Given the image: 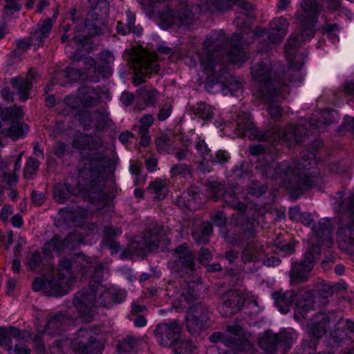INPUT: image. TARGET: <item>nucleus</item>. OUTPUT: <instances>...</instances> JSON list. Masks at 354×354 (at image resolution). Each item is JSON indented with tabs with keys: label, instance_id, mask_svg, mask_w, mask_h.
Here are the masks:
<instances>
[{
	"label": "nucleus",
	"instance_id": "nucleus-1",
	"mask_svg": "<svg viewBox=\"0 0 354 354\" xmlns=\"http://www.w3.org/2000/svg\"><path fill=\"white\" fill-rule=\"evenodd\" d=\"M243 36L235 32L231 39L223 31L212 32L203 43V52L198 55L201 67L209 74V86L216 87L224 95H236L241 90V84L227 71L225 61L241 66L246 55L241 41Z\"/></svg>",
	"mask_w": 354,
	"mask_h": 354
},
{
	"label": "nucleus",
	"instance_id": "nucleus-2",
	"mask_svg": "<svg viewBox=\"0 0 354 354\" xmlns=\"http://www.w3.org/2000/svg\"><path fill=\"white\" fill-rule=\"evenodd\" d=\"M301 7L304 14L299 17V33L295 37H291L286 46V55L289 62L290 68L287 71V75L290 76L289 81H282V84L298 82L302 80L299 69L303 62H297V55L295 53V47L299 45L302 41L310 39L315 35V25L317 20V15L321 11L322 5L319 0H302Z\"/></svg>",
	"mask_w": 354,
	"mask_h": 354
},
{
	"label": "nucleus",
	"instance_id": "nucleus-3",
	"mask_svg": "<svg viewBox=\"0 0 354 354\" xmlns=\"http://www.w3.org/2000/svg\"><path fill=\"white\" fill-rule=\"evenodd\" d=\"M234 119L237 126L238 136L248 137L250 140L257 139L269 142L282 140L291 145L293 142H304L307 136L308 130L303 123H297L295 126H288L282 129L273 127L268 130L260 131L250 121L248 113H238Z\"/></svg>",
	"mask_w": 354,
	"mask_h": 354
},
{
	"label": "nucleus",
	"instance_id": "nucleus-4",
	"mask_svg": "<svg viewBox=\"0 0 354 354\" xmlns=\"http://www.w3.org/2000/svg\"><path fill=\"white\" fill-rule=\"evenodd\" d=\"M91 268L93 274L91 277L88 288L78 292L73 301L81 317L87 322H91L95 315L94 307H107L111 303V293L101 283L104 266L93 260Z\"/></svg>",
	"mask_w": 354,
	"mask_h": 354
},
{
	"label": "nucleus",
	"instance_id": "nucleus-5",
	"mask_svg": "<svg viewBox=\"0 0 354 354\" xmlns=\"http://www.w3.org/2000/svg\"><path fill=\"white\" fill-rule=\"evenodd\" d=\"M202 9L203 2L193 3L188 0H178L176 8H167L162 12L160 17V26L167 29L173 25L189 26L198 19Z\"/></svg>",
	"mask_w": 354,
	"mask_h": 354
},
{
	"label": "nucleus",
	"instance_id": "nucleus-6",
	"mask_svg": "<svg viewBox=\"0 0 354 354\" xmlns=\"http://www.w3.org/2000/svg\"><path fill=\"white\" fill-rule=\"evenodd\" d=\"M250 73L259 95L267 100H272L279 86L270 62L263 59L253 62Z\"/></svg>",
	"mask_w": 354,
	"mask_h": 354
},
{
	"label": "nucleus",
	"instance_id": "nucleus-7",
	"mask_svg": "<svg viewBox=\"0 0 354 354\" xmlns=\"http://www.w3.org/2000/svg\"><path fill=\"white\" fill-rule=\"evenodd\" d=\"M339 212L344 214L337 231L338 241L345 247L354 244V193H349L343 201H338Z\"/></svg>",
	"mask_w": 354,
	"mask_h": 354
},
{
	"label": "nucleus",
	"instance_id": "nucleus-8",
	"mask_svg": "<svg viewBox=\"0 0 354 354\" xmlns=\"http://www.w3.org/2000/svg\"><path fill=\"white\" fill-rule=\"evenodd\" d=\"M53 344L58 348L71 345L77 354H94L99 346L93 332L84 328L78 330L70 339L59 338Z\"/></svg>",
	"mask_w": 354,
	"mask_h": 354
},
{
	"label": "nucleus",
	"instance_id": "nucleus-9",
	"mask_svg": "<svg viewBox=\"0 0 354 354\" xmlns=\"http://www.w3.org/2000/svg\"><path fill=\"white\" fill-rule=\"evenodd\" d=\"M320 248L317 245L310 246L300 262L292 263L289 272L290 281L292 285L305 283L310 278V273L314 268L315 258L319 256Z\"/></svg>",
	"mask_w": 354,
	"mask_h": 354
},
{
	"label": "nucleus",
	"instance_id": "nucleus-10",
	"mask_svg": "<svg viewBox=\"0 0 354 354\" xmlns=\"http://www.w3.org/2000/svg\"><path fill=\"white\" fill-rule=\"evenodd\" d=\"M261 173L272 180H279L286 188L295 189V184L301 180L300 176H294L291 178L290 170L292 165L289 161L282 162H268L263 165H258Z\"/></svg>",
	"mask_w": 354,
	"mask_h": 354
},
{
	"label": "nucleus",
	"instance_id": "nucleus-11",
	"mask_svg": "<svg viewBox=\"0 0 354 354\" xmlns=\"http://www.w3.org/2000/svg\"><path fill=\"white\" fill-rule=\"evenodd\" d=\"M109 158L102 152H95L88 155L84 160L83 166L80 169V175L82 178L96 180L97 183H102L96 188H93L94 192L101 191L104 182L100 177V174L104 170L109 163Z\"/></svg>",
	"mask_w": 354,
	"mask_h": 354
},
{
	"label": "nucleus",
	"instance_id": "nucleus-12",
	"mask_svg": "<svg viewBox=\"0 0 354 354\" xmlns=\"http://www.w3.org/2000/svg\"><path fill=\"white\" fill-rule=\"evenodd\" d=\"M156 55L142 50L135 55L133 60L134 77L133 83L138 86L145 82L144 78L151 73H157L160 66L156 63Z\"/></svg>",
	"mask_w": 354,
	"mask_h": 354
},
{
	"label": "nucleus",
	"instance_id": "nucleus-13",
	"mask_svg": "<svg viewBox=\"0 0 354 354\" xmlns=\"http://www.w3.org/2000/svg\"><path fill=\"white\" fill-rule=\"evenodd\" d=\"M290 162L292 165L290 170L292 180H293L294 176L301 177L299 182L295 184V189H300L303 187H310L315 183L317 177L313 175L315 174V172L310 171L313 166L316 165V161L313 153L303 157L299 160H293Z\"/></svg>",
	"mask_w": 354,
	"mask_h": 354
},
{
	"label": "nucleus",
	"instance_id": "nucleus-14",
	"mask_svg": "<svg viewBox=\"0 0 354 354\" xmlns=\"http://www.w3.org/2000/svg\"><path fill=\"white\" fill-rule=\"evenodd\" d=\"M172 254L175 259L169 261V266L180 277L192 274L195 271V257L187 243L178 245L172 250Z\"/></svg>",
	"mask_w": 354,
	"mask_h": 354
},
{
	"label": "nucleus",
	"instance_id": "nucleus-15",
	"mask_svg": "<svg viewBox=\"0 0 354 354\" xmlns=\"http://www.w3.org/2000/svg\"><path fill=\"white\" fill-rule=\"evenodd\" d=\"M342 320V317H337L334 313L329 315L318 313L315 315L307 325L308 334L311 338L308 346L314 348L316 344V340L320 339L326 333L330 324L332 322L337 325Z\"/></svg>",
	"mask_w": 354,
	"mask_h": 354
},
{
	"label": "nucleus",
	"instance_id": "nucleus-16",
	"mask_svg": "<svg viewBox=\"0 0 354 354\" xmlns=\"http://www.w3.org/2000/svg\"><path fill=\"white\" fill-rule=\"evenodd\" d=\"M181 331L182 327L179 321L174 319L158 324L153 333L160 346L171 348L180 337Z\"/></svg>",
	"mask_w": 354,
	"mask_h": 354
},
{
	"label": "nucleus",
	"instance_id": "nucleus-17",
	"mask_svg": "<svg viewBox=\"0 0 354 354\" xmlns=\"http://www.w3.org/2000/svg\"><path fill=\"white\" fill-rule=\"evenodd\" d=\"M207 185L211 196L214 201L223 198L227 205L235 209L244 212L247 209V205L236 198L234 188L231 185L226 187L224 184L214 181L209 182Z\"/></svg>",
	"mask_w": 354,
	"mask_h": 354
},
{
	"label": "nucleus",
	"instance_id": "nucleus-18",
	"mask_svg": "<svg viewBox=\"0 0 354 354\" xmlns=\"http://www.w3.org/2000/svg\"><path fill=\"white\" fill-rule=\"evenodd\" d=\"M199 285L196 282L186 281L169 282L166 288L167 295L171 297L179 296L185 301L189 302L196 299L199 292Z\"/></svg>",
	"mask_w": 354,
	"mask_h": 354
},
{
	"label": "nucleus",
	"instance_id": "nucleus-19",
	"mask_svg": "<svg viewBox=\"0 0 354 354\" xmlns=\"http://www.w3.org/2000/svg\"><path fill=\"white\" fill-rule=\"evenodd\" d=\"M244 300L242 293L237 290H229L223 294L219 309L223 317H230L237 313L242 306Z\"/></svg>",
	"mask_w": 354,
	"mask_h": 354
},
{
	"label": "nucleus",
	"instance_id": "nucleus-20",
	"mask_svg": "<svg viewBox=\"0 0 354 354\" xmlns=\"http://www.w3.org/2000/svg\"><path fill=\"white\" fill-rule=\"evenodd\" d=\"M75 281L74 276L64 275V272H58L57 277L50 280V288L48 290L50 295L56 297L66 295L71 290Z\"/></svg>",
	"mask_w": 354,
	"mask_h": 354
},
{
	"label": "nucleus",
	"instance_id": "nucleus-21",
	"mask_svg": "<svg viewBox=\"0 0 354 354\" xmlns=\"http://www.w3.org/2000/svg\"><path fill=\"white\" fill-rule=\"evenodd\" d=\"M296 293L299 295V299L296 303V311L304 318H306V313L315 308V295L311 290L306 287L299 288Z\"/></svg>",
	"mask_w": 354,
	"mask_h": 354
},
{
	"label": "nucleus",
	"instance_id": "nucleus-22",
	"mask_svg": "<svg viewBox=\"0 0 354 354\" xmlns=\"http://www.w3.org/2000/svg\"><path fill=\"white\" fill-rule=\"evenodd\" d=\"M68 322L69 318L64 313L51 315L45 326L44 334L51 337L59 336Z\"/></svg>",
	"mask_w": 354,
	"mask_h": 354
},
{
	"label": "nucleus",
	"instance_id": "nucleus-23",
	"mask_svg": "<svg viewBox=\"0 0 354 354\" xmlns=\"http://www.w3.org/2000/svg\"><path fill=\"white\" fill-rule=\"evenodd\" d=\"M35 74L36 71L33 68H30L25 78L13 77L10 80V83L14 88L17 89L21 101L25 102L28 98L29 91L32 88V80Z\"/></svg>",
	"mask_w": 354,
	"mask_h": 354
},
{
	"label": "nucleus",
	"instance_id": "nucleus-24",
	"mask_svg": "<svg viewBox=\"0 0 354 354\" xmlns=\"http://www.w3.org/2000/svg\"><path fill=\"white\" fill-rule=\"evenodd\" d=\"M334 113L333 111L324 110L313 114L308 122L309 127L313 131V133L325 131L326 127L335 121Z\"/></svg>",
	"mask_w": 354,
	"mask_h": 354
},
{
	"label": "nucleus",
	"instance_id": "nucleus-25",
	"mask_svg": "<svg viewBox=\"0 0 354 354\" xmlns=\"http://www.w3.org/2000/svg\"><path fill=\"white\" fill-rule=\"evenodd\" d=\"M288 26L289 22L283 17L272 19L269 24L268 32L270 41L273 44L281 42L288 32Z\"/></svg>",
	"mask_w": 354,
	"mask_h": 354
},
{
	"label": "nucleus",
	"instance_id": "nucleus-26",
	"mask_svg": "<svg viewBox=\"0 0 354 354\" xmlns=\"http://www.w3.org/2000/svg\"><path fill=\"white\" fill-rule=\"evenodd\" d=\"M11 337L17 341L27 340L30 337V334L26 330L20 331L17 328L13 326L0 327V345L7 346V350L10 352L12 351Z\"/></svg>",
	"mask_w": 354,
	"mask_h": 354
},
{
	"label": "nucleus",
	"instance_id": "nucleus-27",
	"mask_svg": "<svg viewBox=\"0 0 354 354\" xmlns=\"http://www.w3.org/2000/svg\"><path fill=\"white\" fill-rule=\"evenodd\" d=\"M103 145V142L100 138H93L90 135L82 133H76L72 142L75 149L83 150H97Z\"/></svg>",
	"mask_w": 354,
	"mask_h": 354
},
{
	"label": "nucleus",
	"instance_id": "nucleus-28",
	"mask_svg": "<svg viewBox=\"0 0 354 354\" xmlns=\"http://www.w3.org/2000/svg\"><path fill=\"white\" fill-rule=\"evenodd\" d=\"M313 231L319 241L328 248L331 247L333 243V234L330 221L322 219L313 227Z\"/></svg>",
	"mask_w": 354,
	"mask_h": 354
},
{
	"label": "nucleus",
	"instance_id": "nucleus-29",
	"mask_svg": "<svg viewBox=\"0 0 354 354\" xmlns=\"http://www.w3.org/2000/svg\"><path fill=\"white\" fill-rule=\"evenodd\" d=\"M164 234V227L158 224L153 226L144 234L149 251L156 250L160 247L161 243L165 241Z\"/></svg>",
	"mask_w": 354,
	"mask_h": 354
},
{
	"label": "nucleus",
	"instance_id": "nucleus-30",
	"mask_svg": "<svg viewBox=\"0 0 354 354\" xmlns=\"http://www.w3.org/2000/svg\"><path fill=\"white\" fill-rule=\"evenodd\" d=\"M77 97L80 102L86 107H93L100 103V93L92 86H82L78 89Z\"/></svg>",
	"mask_w": 354,
	"mask_h": 354
},
{
	"label": "nucleus",
	"instance_id": "nucleus-31",
	"mask_svg": "<svg viewBox=\"0 0 354 354\" xmlns=\"http://www.w3.org/2000/svg\"><path fill=\"white\" fill-rule=\"evenodd\" d=\"M297 295L295 290L286 292L277 291L272 293V296L274 300L275 305L281 313H287L290 310L293 299Z\"/></svg>",
	"mask_w": 354,
	"mask_h": 354
},
{
	"label": "nucleus",
	"instance_id": "nucleus-32",
	"mask_svg": "<svg viewBox=\"0 0 354 354\" xmlns=\"http://www.w3.org/2000/svg\"><path fill=\"white\" fill-rule=\"evenodd\" d=\"M263 246L256 241H252L247 243L244 247L241 259L244 264L249 262H256L261 257Z\"/></svg>",
	"mask_w": 354,
	"mask_h": 354
},
{
	"label": "nucleus",
	"instance_id": "nucleus-33",
	"mask_svg": "<svg viewBox=\"0 0 354 354\" xmlns=\"http://www.w3.org/2000/svg\"><path fill=\"white\" fill-rule=\"evenodd\" d=\"M28 128L27 125H24L21 122L15 120L12 121L10 127L4 128L0 131L2 136L9 137L12 140H17L19 138H24Z\"/></svg>",
	"mask_w": 354,
	"mask_h": 354
},
{
	"label": "nucleus",
	"instance_id": "nucleus-34",
	"mask_svg": "<svg viewBox=\"0 0 354 354\" xmlns=\"http://www.w3.org/2000/svg\"><path fill=\"white\" fill-rule=\"evenodd\" d=\"M147 189L151 194H154V198L158 200L164 199L168 193L167 181L160 178L151 181Z\"/></svg>",
	"mask_w": 354,
	"mask_h": 354
},
{
	"label": "nucleus",
	"instance_id": "nucleus-35",
	"mask_svg": "<svg viewBox=\"0 0 354 354\" xmlns=\"http://www.w3.org/2000/svg\"><path fill=\"white\" fill-rule=\"evenodd\" d=\"M259 344L266 353H273L278 345L277 334L270 331L265 332L263 337L259 339Z\"/></svg>",
	"mask_w": 354,
	"mask_h": 354
},
{
	"label": "nucleus",
	"instance_id": "nucleus-36",
	"mask_svg": "<svg viewBox=\"0 0 354 354\" xmlns=\"http://www.w3.org/2000/svg\"><path fill=\"white\" fill-rule=\"evenodd\" d=\"M230 347L232 349L224 354H254L253 346L248 339H242L234 342Z\"/></svg>",
	"mask_w": 354,
	"mask_h": 354
},
{
	"label": "nucleus",
	"instance_id": "nucleus-37",
	"mask_svg": "<svg viewBox=\"0 0 354 354\" xmlns=\"http://www.w3.org/2000/svg\"><path fill=\"white\" fill-rule=\"evenodd\" d=\"M334 293L333 286L326 283H321L317 287V294L315 295L316 301H319V306H326L328 302V298Z\"/></svg>",
	"mask_w": 354,
	"mask_h": 354
},
{
	"label": "nucleus",
	"instance_id": "nucleus-38",
	"mask_svg": "<svg viewBox=\"0 0 354 354\" xmlns=\"http://www.w3.org/2000/svg\"><path fill=\"white\" fill-rule=\"evenodd\" d=\"M186 328L194 336H198L205 328L207 323L187 313L185 317Z\"/></svg>",
	"mask_w": 354,
	"mask_h": 354
},
{
	"label": "nucleus",
	"instance_id": "nucleus-39",
	"mask_svg": "<svg viewBox=\"0 0 354 354\" xmlns=\"http://www.w3.org/2000/svg\"><path fill=\"white\" fill-rule=\"evenodd\" d=\"M187 314L207 323L209 310L207 306L202 303H196L188 308Z\"/></svg>",
	"mask_w": 354,
	"mask_h": 354
},
{
	"label": "nucleus",
	"instance_id": "nucleus-40",
	"mask_svg": "<svg viewBox=\"0 0 354 354\" xmlns=\"http://www.w3.org/2000/svg\"><path fill=\"white\" fill-rule=\"evenodd\" d=\"M203 9L209 11L227 10L232 6L233 0H201Z\"/></svg>",
	"mask_w": 354,
	"mask_h": 354
},
{
	"label": "nucleus",
	"instance_id": "nucleus-41",
	"mask_svg": "<svg viewBox=\"0 0 354 354\" xmlns=\"http://www.w3.org/2000/svg\"><path fill=\"white\" fill-rule=\"evenodd\" d=\"M73 268L75 271H86L91 269L93 259L82 254H77L72 258Z\"/></svg>",
	"mask_w": 354,
	"mask_h": 354
},
{
	"label": "nucleus",
	"instance_id": "nucleus-42",
	"mask_svg": "<svg viewBox=\"0 0 354 354\" xmlns=\"http://www.w3.org/2000/svg\"><path fill=\"white\" fill-rule=\"evenodd\" d=\"M173 348L176 354H192L196 348V346L190 340H181L180 337L174 344Z\"/></svg>",
	"mask_w": 354,
	"mask_h": 354
},
{
	"label": "nucleus",
	"instance_id": "nucleus-43",
	"mask_svg": "<svg viewBox=\"0 0 354 354\" xmlns=\"http://www.w3.org/2000/svg\"><path fill=\"white\" fill-rule=\"evenodd\" d=\"M192 110L197 117L204 120H208L214 115V109L205 103H197L193 106Z\"/></svg>",
	"mask_w": 354,
	"mask_h": 354
},
{
	"label": "nucleus",
	"instance_id": "nucleus-44",
	"mask_svg": "<svg viewBox=\"0 0 354 354\" xmlns=\"http://www.w3.org/2000/svg\"><path fill=\"white\" fill-rule=\"evenodd\" d=\"M65 247H68L65 239H62L59 236H54L46 243L45 248L43 249V253L48 255L50 250L60 252Z\"/></svg>",
	"mask_w": 354,
	"mask_h": 354
},
{
	"label": "nucleus",
	"instance_id": "nucleus-45",
	"mask_svg": "<svg viewBox=\"0 0 354 354\" xmlns=\"http://www.w3.org/2000/svg\"><path fill=\"white\" fill-rule=\"evenodd\" d=\"M129 250L138 256H144L149 251L145 236L136 237L129 244Z\"/></svg>",
	"mask_w": 354,
	"mask_h": 354
},
{
	"label": "nucleus",
	"instance_id": "nucleus-46",
	"mask_svg": "<svg viewBox=\"0 0 354 354\" xmlns=\"http://www.w3.org/2000/svg\"><path fill=\"white\" fill-rule=\"evenodd\" d=\"M137 340L133 337L128 336L118 346V354H136Z\"/></svg>",
	"mask_w": 354,
	"mask_h": 354
},
{
	"label": "nucleus",
	"instance_id": "nucleus-47",
	"mask_svg": "<svg viewBox=\"0 0 354 354\" xmlns=\"http://www.w3.org/2000/svg\"><path fill=\"white\" fill-rule=\"evenodd\" d=\"M225 330L234 335V337L231 338L234 342H238L242 339H248L245 337V331L239 321L236 320L232 324L226 326Z\"/></svg>",
	"mask_w": 354,
	"mask_h": 354
},
{
	"label": "nucleus",
	"instance_id": "nucleus-48",
	"mask_svg": "<svg viewBox=\"0 0 354 354\" xmlns=\"http://www.w3.org/2000/svg\"><path fill=\"white\" fill-rule=\"evenodd\" d=\"M279 93V88H277V93H276L274 97H273V99L271 100H267L264 99L263 97H261L262 100L269 104V105L267 107V111L270 117L274 119H278L281 115L282 113V109L277 102Z\"/></svg>",
	"mask_w": 354,
	"mask_h": 354
},
{
	"label": "nucleus",
	"instance_id": "nucleus-49",
	"mask_svg": "<svg viewBox=\"0 0 354 354\" xmlns=\"http://www.w3.org/2000/svg\"><path fill=\"white\" fill-rule=\"evenodd\" d=\"M140 98L147 105L152 106L156 102L158 92L155 89L144 88L138 91Z\"/></svg>",
	"mask_w": 354,
	"mask_h": 354
},
{
	"label": "nucleus",
	"instance_id": "nucleus-50",
	"mask_svg": "<svg viewBox=\"0 0 354 354\" xmlns=\"http://www.w3.org/2000/svg\"><path fill=\"white\" fill-rule=\"evenodd\" d=\"M86 60L90 66H93L95 73H98L104 77H109L111 75V64H102V62L96 64L95 59L91 57L86 58Z\"/></svg>",
	"mask_w": 354,
	"mask_h": 354
},
{
	"label": "nucleus",
	"instance_id": "nucleus-51",
	"mask_svg": "<svg viewBox=\"0 0 354 354\" xmlns=\"http://www.w3.org/2000/svg\"><path fill=\"white\" fill-rule=\"evenodd\" d=\"M92 12L99 10L95 13L97 16H107L109 11V3L106 0H89Z\"/></svg>",
	"mask_w": 354,
	"mask_h": 354
},
{
	"label": "nucleus",
	"instance_id": "nucleus-52",
	"mask_svg": "<svg viewBox=\"0 0 354 354\" xmlns=\"http://www.w3.org/2000/svg\"><path fill=\"white\" fill-rule=\"evenodd\" d=\"M69 195V189L67 185L57 184L53 187V196L56 201L64 203Z\"/></svg>",
	"mask_w": 354,
	"mask_h": 354
},
{
	"label": "nucleus",
	"instance_id": "nucleus-53",
	"mask_svg": "<svg viewBox=\"0 0 354 354\" xmlns=\"http://www.w3.org/2000/svg\"><path fill=\"white\" fill-rule=\"evenodd\" d=\"M24 117V112L20 106L14 105L4 109L2 112L3 120L20 119Z\"/></svg>",
	"mask_w": 354,
	"mask_h": 354
},
{
	"label": "nucleus",
	"instance_id": "nucleus-54",
	"mask_svg": "<svg viewBox=\"0 0 354 354\" xmlns=\"http://www.w3.org/2000/svg\"><path fill=\"white\" fill-rule=\"evenodd\" d=\"M39 166V162L35 158H30L25 165L24 176L25 178L30 179L35 174Z\"/></svg>",
	"mask_w": 354,
	"mask_h": 354
},
{
	"label": "nucleus",
	"instance_id": "nucleus-55",
	"mask_svg": "<svg viewBox=\"0 0 354 354\" xmlns=\"http://www.w3.org/2000/svg\"><path fill=\"white\" fill-rule=\"evenodd\" d=\"M171 176H182L183 178L192 176L191 169L185 163L174 165L170 169Z\"/></svg>",
	"mask_w": 354,
	"mask_h": 354
},
{
	"label": "nucleus",
	"instance_id": "nucleus-56",
	"mask_svg": "<svg viewBox=\"0 0 354 354\" xmlns=\"http://www.w3.org/2000/svg\"><path fill=\"white\" fill-rule=\"evenodd\" d=\"M127 16V22L125 23V26L127 28H129L130 32L133 33L140 35L142 33V28L140 25L136 26V14L130 10H128L126 13Z\"/></svg>",
	"mask_w": 354,
	"mask_h": 354
},
{
	"label": "nucleus",
	"instance_id": "nucleus-57",
	"mask_svg": "<svg viewBox=\"0 0 354 354\" xmlns=\"http://www.w3.org/2000/svg\"><path fill=\"white\" fill-rule=\"evenodd\" d=\"M42 263V259L40 252L37 250L30 252L27 255V266L29 269L33 270L37 269Z\"/></svg>",
	"mask_w": 354,
	"mask_h": 354
},
{
	"label": "nucleus",
	"instance_id": "nucleus-58",
	"mask_svg": "<svg viewBox=\"0 0 354 354\" xmlns=\"http://www.w3.org/2000/svg\"><path fill=\"white\" fill-rule=\"evenodd\" d=\"M195 149L201 158L212 157L211 149L204 139L198 138L195 142Z\"/></svg>",
	"mask_w": 354,
	"mask_h": 354
},
{
	"label": "nucleus",
	"instance_id": "nucleus-59",
	"mask_svg": "<svg viewBox=\"0 0 354 354\" xmlns=\"http://www.w3.org/2000/svg\"><path fill=\"white\" fill-rule=\"evenodd\" d=\"M267 190L268 187L266 185L261 184L257 181H253L248 187V192L253 196L259 197L264 194Z\"/></svg>",
	"mask_w": 354,
	"mask_h": 354
},
{
	"label": "nucleus",
	"instance_id": "nucleus-60",
	"mask_svg": "<svg viewBox=\"0 0 354 354\" xmlns=\"http://www.w3.org/2000/svg\"><path fill=\"white\" fill-rule=\"evenodd\" d=\"M53 27V20L50 18H46L37 24V31L41 35L48 37Z\"/></svg>",
	"mask_w": 354,
	"mask_h": 354
},
{
	"label": "nucleus",
	"instance_id": "nucleus-61",
	"mask_svg": "<svg viewBox=\"0 0 354 354\" xmlns=\"http://www.w3.org/2000/svg\"><path fill=\"white\" fill-rule=\"evenodd\" d=\"M121 234V230L113 226H106L104 229L102 243L114 241V238Z\"/></svg>",
	"mask_w": 354,
	"mask_h": 354
},
{
	"label": "nucleus",
	"instance_id": "nucleus-62",
	"mask_svg": "<svg viewBox=\"0 0 354 354\" xmlns=\"http://www.w3.org/2000/svg\"><path fill=\"white\" fill-rule=\"evenodd\" d=\"M209 340L212 343H218L222 342L227 346H230L234 341L232 338L225 337V335L221 332H214L209 336Z\"/></svg>",
	"mask_w": 354,
	"mask_h": 354
},
{
	"label": "nucleus",
	"instance_id": "nucleus-63",
	"mask_svg": "<svg viewBox=\"0 0 354 354\" xmlns=\"http://www.w3.org/2000/svg\"><path fill=\"white\" fill-rule=\"evenodd\" d=\"M278 345L283 347L285 349L289 348L292 343V336L288 332H281L277 334Z\"/></svg>",
	"mask_w": 354,
	"mask_h": 354
},
{
	"label": "nucleus",
	"instance_id": "nucleus-64",
	"mask_svg": "<svg viewBox=\"0 0 354 354\" xmlns=\"http://www.w3.org/2000/svg\"><path fill=\"white\" fill-rule=\"evenodd\" d=\"M210 161L212 164H221L223 165L230 158L229 153L223 150H218L216 152L215 155L210 157Z\"/></svg>",
	"mask_w": 354,
	"mask_h": 354
}]
</instances>
